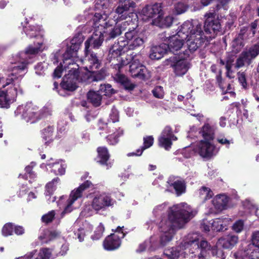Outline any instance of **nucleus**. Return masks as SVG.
<instances>
[{"label":"nucleus","instance_id":"1","mask_svg":"<svg viewBox=\"0 0 259 259\" xmlns=\"http://www.w3.org/2000/svg\"><path fill=\"white\" fill-rule=\"evenodd\" d=\"M195 214L192 207L186 203L173 205L169 208L167 219L162 220L160 222L159 230L163 233H167L182 229Z\"/></svg>","mask_w":259,"mask_h":259},{"label":"nucleus","instance_id":"2","mask_svg":"<svg viewBox=\"0 0 259 259\" xmlns=\"http://www.w3.org/2000/svg\"><path fill=\"white\" fill-rule=\"evenodd\" d=\"M176 35L183 40L187 39L184 46V48H186L184 50L185 57H189L200 48L207 38L202 24L198 22L194 24L190 21H186L181 25Z\"/></svg>","mask_w":259,"mask_h":259},{"label":"nucleus","instance_id":"3","mask_svg":"<svg viewBox=\"0 0 259 259\" xmlns=\"http://www.w3.org/2000/svg\"><path fill=\"white\" fill-rule=\"evenodd\" d=\"M184 247L186 248L191 247V257L193 259H207V255L210 252L213 256H217L220 259H225L226 255L222 250V247H217V244L211 246L206 240L202 239L199 241L196 234H189L184 241Z\"/></svg>","mask_w":259,"mask_h":259},{"label":"nucleus","instance_id":"4","mask_svg":"<svg viewBox=\"0 0 259 259\" xmlns=\"http://www.w3.org/2000/svg\"><path fill=\"white\" fill-rule=\"evenodd\" d=\"M27 64L26 61L16 64L1 88L11 103L16 101L18 92L22 94V90L20 88V84L25 73V70L27 68Z\"/></svg>","mask_w":259,"mask_h":259},{"label":"nucleus","instance_id":"5","mask_svg":"<svg viewBox=\"0 0 259 259\" xmlns=\"http://www.w3.org/2000/svg\"><path fill=\"white\" fill-rule=\"evenodd\" d=\"M16 115L21 117L27 122L35 123L40 120L43 116L42 111L31 102L19 105L15 111Z\"/></svg>","mask_w":259,"mask_h":259},{"label":"nucleus","instance_id":"6","mask_svg":"<svg viewBox=\"0 0 259 259\" xmlns=\"http://www.w3.org/2000/svg\"><path fill=\"white\" fill-rule=\"evenodd\" d=\"M124 226L117 227L112 229L113 233L106 237L103 242L104 248L107 251H113L118 249L121 244V240L125 236L126 233L123 232Z\"/></svg>","mask_w":259,"mask_h":259},{"label":"nucleus","instance_id":"7","mask_svg":"<svg viewBox=\"0 0 259 259\" xmlns=\"http://www.w3.org/2000/svg\"><path fill=\"white\" fill-rule=\"evenodd\" d=\"M259 55V50L253 46L248 49L243 50L236 59L234 68L238 69L245 65L248 66L251 65L253 60Z\"/></svg>","mask_w":259,"mask_h":259},{"label":"nucleus","instance_id":"8","mask_svg":"<svg viewBox=\"0 0 259 259\" xmlns=\"http://www.w3.org/2000/svg\"><path fill=\"white\" fill-rule=\"evenodd\" d=\"M184 51L179 56H174L169 57L167 61L169 65L174 70L176 76H182L185 74L189 69L188 63L186 60L190 57H185Z\"/></svg>","mask_w":259,"mask_h":259},{"label":"nucleus","instance_id":"9","mask_svg":"<svg viewBox=\"0 0 259 259\" xmlns=\"http://www.w3.org/2000/svg\"><path fill=\"white\" fill-rule=\"evenodd\" d=\"M113 204L114 200L110 194L106 192L96 195L92 202V208L97 211L105 210Z\"/></svg>","mask_w":259,"mask_h":259},{"label":"nucleus","instance_id":"10","mask_svg":"<svg viewBox=\"0 0 259 259\" xmlns=\"http://www.w3.org/2000/svg\"><path fill=\"white\" fill-rule=\"evenodd\" d=\"M97 156L95 158L96 163L106 169L112 167L113 160H111V154L106 146H99L96 149Z\"/></svg>","mask_w":259,"mask_h":259},{"label":"nucleus","instance_id":"11","mask_svg":"<svg viewBox=\"0 0 259 259\" xmlns=\"http://www.w3.org/2000/svg\"><path fill=\"white\" fill-rule=\"evenodd\" d=\"M129 71L133 78L146 80L150 78V74L146 67L139 61L133 60L129 66Z\"/></svg>","mask_w":259,"mask_h":259},{"label":"nucleus","instance_id":"12","mask_svg":"<svg viewBox=\"0 0 259 259\" xmlns=\"http://www.w3.org/2000/svg\"><path fill=\"white\" fill-rule=\"evenodd\" d=\"M78 73L77 71L69 70L68 73L65 75L60 85L61 88L65 91L73 92L78 88Z\"/></svg>","mask_w":259,"mask_h":259},{"label":"nucleus","instance_id":"13","mask_svg":"<svg viewBox=\"0 0 259 259\" xmlns=\"http://www.w3.org/2000/svg\"><path fill=\"white\" fill-rule=\"evenodd\" d=\"M83 37L82 34L75 35L70 41V46H67L65 53L63 55L64 60L70 59L77 54L82 42Z\"/></svg>","mask_w":259,"mask_h":259},{"label":"nucleus","instance_id":"14","mask_svg":"<svg viewBox=\"0 0 259 259\" xmlns=\"http://www.w3.org/2000/svg\"><path fill=\"white\" fill-rule=\"evenodd\" d=\"M114 68L117 70V72L114 75V80L120 84L125 90L132 91L136 87V85L132 83L130 79L124 74L120 73V69L123 67L122 63H115L113 64Z\"/></svg>","mask_w":259,"mask_h":259},{"label":"nucleus","instance_id":"15","mask_svg":"<svg viewBox=\"0 0 259 259\" xmlns=\"http://www.w3.org/2000/svg\"><path fill=\"white\" fill-rule=\"evenodd\" d=\"M125 44V42L118 40L111 47L108 55V60L110 62L116 60L118 63H122L120 57L127 51Z\"/></svg>","mask_w":259,"mask_h":259},{"label":"nucleus","instance_id":"16","mask_svg":"<svg viewBox=\"0 0 259 259\" xmlns=\"http://www.w3.org/2000/svg\"><path fill=\"white\" fill-rule=\"evenodd\" d=\"M215 12H209L205 15L206 19L203 26L204 31L207 34L215 33L220 31L221 24L219 20L215 18Z\"/></svg>","mask_w":259,"mask_h":259},{"label":"nucleus","instance_id":"17","mask_svg":"<svg viewBox=\"0 0 259 259\" xmlns=\"http://www.w3.org/2000/svg\"><path fill=\"white\" fill-rule=\"evenodd\" d=\"M142 13L148 18H160L163 15V5L162 3H155L153 5H146L143 8Z\"/></svg>","mask_w":259,"mask_h":259},{"label":"nucleus","instance_id":"18","mask_svg":"<svg viewBox=\"0 0 259 259\" xmlns=\"http://www.w3.org/2000/svg\"><path fill=\"white\" fill-rule=\"evenodd\" d=\"M104 39V34L100 32V34L94 33L84 42V54H88L91 51L90 49L91 46L94 49H98L102 44Z\"/></svg>","mask_w":259,"mask_h":259},{"label":"nucleus","instance_id":"19","mask_svg":"<svg viewBox=\"0 0 259 259\" xmlns=\"http://www.w3.org/2000/svg\"><path fill=\"white\" fill-rule=\"evenodd\" d=\"M61 232L57 230L45 229L38 236V239L42 244H48L59 238Z\"/></svg>","mask_w":259,"mask_h":259},{"label":"nucleus","instance_id":"20","mask_svg":"<svg viewBox=\"0 0 259 259\" xmlns=\"http://www.w3.org/2000/svg\"><path fill=\"white\" fill-rule=\"evenodd\" d=\"M215 146L209 141L201 140L198 147V154L203 158H210L212 155Z\"/></svg>","mask_w":259,"mask_h":259},{"label":"nucleus","instance_id":"21","mask_svg":"<svg viewBox=\"0 0 259 259\" xmlns=\"http://www.w3.org/2000/svg\"><path fill=\"white\" fill-rule=\"evenodd\" d=\"M168 52V46L166 43L153 46L151 48L149 57L152 60H159Z\"/></svg>","mask_w":259,"mask_h":259},{"label":"nucleus","instance_id":"22","mask_svg":"<svg viewBox=\"0 0 259 259\" xmlns=\"http://www.w3.org/2000/svg\"><path fill=\"white\" fill-rule=\"evenodd\" d=\"M238 237L235 235L224 236L218 240L217 247H222L224 249H232L238 242Z\"/></svg>","mask_w":259,"mask_h":259},{"label":"nucleus","instance_id":"23","mask_svg":"<svg viewBox=\"0 0 259 259\" xmlns=\"http://www.w3.org/2000/svg\"><path fill=\"white\" fill-rule=\"evenodd\" d=\"M184 40L176 35L169 37L167 40L168 44H166V46H168V51L174 54H178L180 55V53L178 52L184 46Z\"/></svg>","mask_w":259,"mask_h":259},{"label":"nucleus","instance_id":"24","mask_svg":"<svg viewBox=\"0 0 259 259\" xmlns=\"http://www.w3.org/2000/svg\"><path fill=\"white\" fill-rule=\"evenodd\" d=\"M26 35L29 38H37L39 40L44 39L42 30L40 26L28 24L23 27Z\"/></svg>","mask_w":259,"mask_h":259},{"label":"nucleus","instance_id":"25","mask_svg":"<svg viewBox=\"0 0 259 259\" xmlns=\"http://www.w3.org/2000/svg\"><path fill=\"white\" fill-rule=\"evenodd\" d=\"M87 57V66L84 67L85 70H93L99 69L101 66V60L99 59L97 54L90 51L88 54H85Z\"/></svg>","mask_w":259,"mask_h":259},{"label":"nucleus","instance_id":"26","mask_svg":"<svg viewBox=\"0 0 259 259\" xmlns=\"http://www.w3.org/2000/svg\"><path fill=\"white\" fill-rule=\"evenodd\" d=\"M55 127L53 125H48L41 131V137L46 146H50L54 141L53 137Z\"/></svg>","mask_w":259,"mask_h":259},{"label":"nucleus","instance_id":"27","mask_svg":"<svg viewBox=\"0 0 259 259\" xmlns=\"http://www.w3.org/2000/svg\"><path fill=\"white\" fill-rule=\"evenodd\" d=\"M129 26L127 21L122 22L119 25H114L113 28L110 30V31L107 33V39H113L119 36L123 31H125Z\"/></svg>","mask_w":259,"mask_h":259},{"label":"nucleus","instance_id":"28","mask_svg":"<svg viewBox=\"0 0 259 259\" xmlns=\"http://www.w3.org/2000/svg\"><path fill=\"white\" fill-rule=\"evenodd\" d=\"M87 99L89 103L95 107H98L101 105L102 96L99 91H90L87 93Z\"/></svg>","mask_w":259,"mask_h":259},{"label":"nucleus","instance_id":"29","mask_svg":"<svg viewBox=\"0 0 259 259\" xmlns=\"http://www.w3.org/2000/svg\"><path fill=\"white\" fill-rule=\"evenodd\" d=\"M236 57L232 54L227 53L226 57V76L229 78H232V74L234 73L232 67L235 63Z\"/></svg>","mask_w":259,"mask_h":259},{"label":"nucleus","instance_id":"30","mask_svg":"<svg viewBox=\"0 0 259 259\" xmlns=\"http://www.w3.org/2000/svg\"><path fill=\"white\" fill-rule=\"evenodd\" d=\"M169 186L172 187L178 196L182 195L186 191V186L184 181L177 180L173 182L170 178L167 182Z\"/></svg>","mask_w":259,"mask_h":259},{"label":"nucleus","instance_id":"31","mask_svg":"<svg viewBox=\"0 0 259 259\" xmlns=\"http://www.w3.org/2000/svg\"><path fill=\"white\" fill-rule=\"evenodd\" d=\"M73 71H77L78 76V82L89 84L93 82L92 70L90 69L85 70V72H80L79 68L73 69Z\"/></svg>","mask_w":259,"mask_h":259},{"label":"nucleus","instance_id":"32","mask_svg":"<svg viewBox=\"0 0 259 259\" xmlns=\"http://www.w3.org/2000/svg\"><path fill=\"white\" fill-rule=\"evenodd\" d=\"M200 133L201 134L204 141H209L214 139V130L208 123L204 124L202 127Z\"/></svg>","mask_w":259,"mask_h":259},{"label":"nucleus","instance_id":"33","mask_svg":"<svg viewBox=\"0 0 259 259\" xmlns=\"http://www.w3.org/2000/svg\"><path fill=\"white\" fill-rule=\"evenodd\" d=\"M173 20V17L170 16H167L163 18L162 15L160 17V18L153 19L152 23L154 25L162 28L169 27L172 25Z\"/></svg>","mask_w":259,"mask_h":259},{"label":"nucleus","instance_id":"34","mask_svg":"<svg viewBox=\"0 0 259 259\" xmlns=\"http://www.w3.org/2000/svg\"><path fill=\"white\" fill-rule=\"evenodd\" d=\"M54 247H43L39 249L38 253L33 259H50L52 254L55 253Z\"/></svg>","mask_w":259,"mask_h":259},{"label":"nucleus","instance_id":"35","mask_svg":"<svg viewBox=\"0 0 259 259\" xmlns=\"http://www.w3.org/2000/svg\"><path fill=\"white\" fill-rule=\"evenodd\" d=\"M44 44V39L39 40L38 41L34 42V46L30 45L25 50L26 54L36 55L42 51L41 48Z\"/></svg>","mask_w":259,"mask_h":259},{"label":"nucleus","instance_id":"36","mask_svg":"<svg viewBox=\"0 0 259 259\" xmlns=\"http://www.w3.org/2000/svg\"><path fill=\"white\" fill-rule=\"evenodd\" d=\"M122 42H125V46L127 48V51H128L129 50H134L142 46L144 44V41L143 38L139 35L134 39L132 40L131 41H122Z\"/></svg>","mask_w":259,"mask_h":259},{"label":"nucleus","instance_id":"37","mask_svg":"<svg viewBox=\"0 0 259 259\" xmlns=\"http://www.w3.org/2000/svg\"><path fill=\"white\" fill-rule=\"evenodd\" d=\"M215 207L220 210H223L226 208L228 200L227 197L224 195L217 196L213 201Z\"/></svg>","mask_w":259,"mask_h":259},{"label":"nucleus","instance_id":"38","mask_svg":"<svg viewBox=\"0 0 259 259\" xmlns=\"http://www.w3.org/2000/svg\"><path fill=\"white\" fill-rule=\"evenodd\" d=\"M137 25H135L133 27H130V25L127 26V31L125 33V38L126 41H131L132 40L138 37L139 34V31L137 29Z\"/></svg>","mask_w":259,"mask_h":259},{"label":"nucleus","instance_id":"39","mask_svg":"<svg viewBox=\"0 0 259 259\" xmlns=\"http://www.w3.org/2000/svg\"><path fill=\"white\" fill-rule=\"evenodd\" d=\"M223 219L216 218L211 223V229L215 232L224 231L227 229L226 225L224 223Z\"/></svg>","mask_w":259,"mask_h":259},{"label":"nucleus","instance_id":"40","mask_svg":"<svg viewBox=\"0 0 259 259\" xmlns=\"http://www.w3.org/2000/svg\"><path fill=\"white\" fill-rule=\"evenodd\" d=\"M98 91L100 94H103L104 96L108 97L111 96L116 93L112 85L109 83L101 84Z\"/></svg>","mask_w":259,"mask_h":259},{"label":"nucleus","instance_id":"41","mask_svg":"<svg viewBox=\"0 0 259 259\" xmlns=\"http://www.w3.org/2000/svg\"><path fill=\"white\" fill-rule=\"evenodd\" d=\"M60 181V180L58 177H56L46 184V195L51 196L53 194L54 191L56 189L57 184L59 183Z\"/></svg>","mask_w":259,"mask_h":259},{"label":"nucleus","instance_id":"42","mask_svg":"<svg viewBox=\"0 0 259 259\" xmlns=\"http://www.w3.org/2000/svg\"><path fill=\"white\" fill-rule=\"evenodd\" d=\"M172 140L168 137H164L160 136L158 138V145L160 147L164 148L166 150H169L172 145Z\"/></svg>","mask_w":259,"mask_h":259},{"label":"nucleus","instance_id":"43","mask_svg":"<svg viewBox=\"0 0 259 259\" xmlns=\"http://www.w3.org/2000/svg\"><path fill=\"white\" fill-rule=\"evenodd\" d=\"M244 46V39L238 36H236L232 41V47L233 51L236 53L239 52Z\"/></svg>","mask_w":259,"mask_h":259},{"label":"nucleus","instance_id":"44","mask_svg":"<svg viewBox=\"0 0 259 259\" xmlns=\"http://www.w3.org/2000/svg\"><path fill=\"white\" fill-rule=\"evenodd\" d=\"M164 254L170 259L178 258L181 254V250L177 247H171L166 249L164 251Z\"/></svg>","mask_w":259,"mask_h":259},{"label":"nucleus","instance_id":"45","mask_svg":"<svg viewBox=\"0 0 259 259\" xmlns=\"http://www.w3.org/2000/svg\"><path fill=\"white\" fill-rule=\"evenodd\" d=\"M110 3L108 0H98L95 5V10L100 11L105 14L106 10L109 7Z\"/></svg>","mask_w":259,"mask_h":259},{"label":"nucleus","instance_id":"46","mask_svg":"<svg viewBox=\"0 0 259 259\" xmlns=\"http://www.w3.org/2000/svg\"><path fill=\"white\" fill-rule=\"evenodd\" d=\"M82 192L77 188L76 190L72 191L68 199L67 207H69L76 201L78 198L82 196Z\"/></svg>","mask_w":259,"mask_h":259},{"label":"nucleus","instance_id":"47","mask_svg":"<svg viewBox=\"0 0 259 259\" xmlns=\"http://www.w3.org/2000/svg\"><path fill=\"white\" fill-rule=\"evenodd\" d=\"M14 224L12 223H7L4 225L2 229V235L5 237H8L13 235L14 232Z\"/></svg>","mask_w":259,"mask_h":259},{"label":"nucleus","instance_id":"48","mask_svg":"<svg viewBox=\"0 0 259 259\" xmlns=\"http://www.w3.org/2000/svg\"><path fill=\"white\" fill-rule=\"evenodd\" d=\"M52 169L51 171L54 172L57 175H63L65 173L66 167L62 163H55L52 165Z\"/></svg>","mask_w":259,"mask_h":259},{"label":"nucleus","instance_id":"49","mask_svg":"<svg viewBox=\"0 0 259 259\" xmlns=\"http://www.w3.org/2000/svg\"><path fill=\"white\" fill-rule=\"evenodd\" d=\"M105 231L104 225L100 223V225L96 228L94 234L91 236V238L93 240H98L101 239L103 235V233Z\"/></svg>","mask_w":259,"mask_h":259},{"label":"nucleus","instance_id":"50","mask_svg":"<svg viewBox=\"0 0 259 259\" xmlns=\"http://www.w3.org/2000/svg\"><path fill=\"white\" fill-rule=\"evenodd\" d=\"M35 166V163L34 162H31L30 164L25 168V174L22 176V178L27 180V175H29V177L31 179L35 178L36 177V173L33 170V167Z\"/></svg>","mask_w":259,"mask_h":259},{"label":"nucleus","instance_id":"51","mask_svg":"<svg viewBox=\"0 0 259 259\" xmlns=\"http://www.w3.org/2000/svg\"><path fill=\"white\" fill-rule=\"evenodd\" d=\"M105 70L102 69L99 71L92 70L93 82L99 81L103 80L106 77Z\"/></svg>","mask_w":259,"mask_h":259},{"label":"nucleus","instance_id":"52","mask_svg":"<svg viewBox=\"0 0 259 259\" xmlns=\"http://www.w3.org/2000/svg\"><path fill=\"white\" fill-rule=\"evenodd\" d=\"M237 78L238 82L242 86V89L246 90L248 89V83L247 82L246 75L245 72H238L237 73Z\"/></svg>","mask_w":259,"mask_h":259},{"label":"nucleus","instance_id":"53","mask_svg":"<svg viewBox=\"0 0 259 259\" xmlns=\"http://www.w3.org/2000/svg\"><path fill=\"white\" fill-rule=\"evenodd\" d=\"M11 103L5 94L4 91L0 89V107L8 108Z\"/></svg>","mask_w":259,"mask_h":259},{"label":"nucleus","instance_id":"54","mask_svg":"<svg viewBox=\"0 0 259 259\" xmlns=\"http://www.w3.org/2000/svg\"><path fill=\"white\" fill-rule=\"evenodd\" d=\"M56 213L55 210H52L49 211L47 213L44 214L41 219L42 222L48 224L53 222L55 219Z\"/></svg>","mask_w":259,"mask_h":259},{"label":"nucleus","instance_id":"55","mask_svg":"<svg viewBox=\"0 0 259 259\" xmlns=\"http://www.w3.org/2000/svg\"><path fill=\"white\" fill-rule=\"evenodd\" d=\"M119 4L128 13L131 8H134L136 7V3L133 0H120Z\"/></svg>","mask_w":259,"mask_h":259},{"label":"nucleus","instance_id":"56","mask_svg":"<svg viewBox=\"0 0 259 259\" xmlns=\"http://www.w3.org/2000/svg\"><path fill=\"white\" fill-rule=\"evenodd\" d=\"M107 18V15L106 14L102 12H96L93 18V21L94 25H97L101 20L104 21L106 20Z\"/></svg>","mask_w":259,"mask_h":259},{"label":"nucleus","instance_id":"57","mask_svg":"<svg viewBox=\"0 0 259 259\" xmlns=\"http://www.w3.org/2000/svg\"><path fill=\"white\" fill-rule=\"evenodd\" d=\"M119 134L113 133L108 135L106 139L108 144L110 145H115L119 142Z\"/></svg>","mask_w":259,"mask_h":259},{"label":"nucleus","instance_id":"58","mask_svg":"<svg viewBox=\"0 0 259 259\" xmlns=\"http://www.w3.org/2000/svg\"><path fill=\"white\" fill-rule=\"evenodd\" d=\"M188 9V7L183 3H178L175 6V12L177 15L184 13Z\"/></svg>","mask_w":259,"mask_h":259},{"label":"nucleus","instance_id":"59","mask_svg":"<svg viewBox=\"0 0 259 259\" xmlns=\"http://www.w3.org/2000/svg\"><path fill=\"white\" fill-rule=\"evenodd\" d=\"M160 136L164 137H168L173 140L177 139V138L173 134L172 128L169 126H166L165 127L163 131L162 132Z\"/></svg>","mask_w":259,"mask_h":259},{"label":"nucleus","instance_id":"60","mask_svg":"<svg viewBox=\"0 0 259 259\" xmlns=\"http://www.w3.org/2000/svg\"><path fill=\"white\" fill-rule=\"evenodd\" d=\"M174 232H168L167 233H164V234L160 237V243L162 245H165V244L171 240L173 237V233Z\"/></svg>","mask_w":259,"mask_h":259},{"label":"nucleus","instance_id":"61","mask_svg":"<svg viewBox=\"0 0 259 259\" xmlns=\"http://www.w3.org/2000/svg\"><path fill=\"white\" fill-rule=\"evenodd\" d=\"M154 138L152 136H146L143 138L144 149H147L151 147L154 143Z\"/></svg>","mask_w":259,"mask_h":259},{"label":"nucleus","instance_id":"62","mask_svg":"<svg viewBox=\"0 0 259 259\" xmlns=\"http://www.w3.org/2000/svg\"><path fill=\"white\" fill-rule=\"evenodd\" d=\"M115 13L117 14L121 18V19L125 20L127 18L128 13L125 11V10L121 7L119 4L115 10Z\"/></svg>","mask_w":259,"mask_h":259},{"label":"nucleus","instance_id":"63","mask_svg":"<svg viewBox=\"0 0 259 259\" xmlns=\"http://www.w3.org/2000/svg\"><path fill=\"white\" fill-rule=\"evenodd\" d=\"M200 193L201 194H205L204 199L205 200L210 199L213 195V193L210 188L203 186L200 189Z\"/></svg>","mask_w":259,"mask_h":259},{"label":"nucleus","instance_id":"64","mask_svg":"<svg viewBox=\"0 0 259 259\" xmlns=\"http://www.w3.org/2000/svg\"><path fill=\"white\" fill-rule=\"evenodd\" d=\"M251 241L252 244L259 248V231H256L252 233Z\"/></svg>","mask_w":259,"mask_h":259}]
</instances>
